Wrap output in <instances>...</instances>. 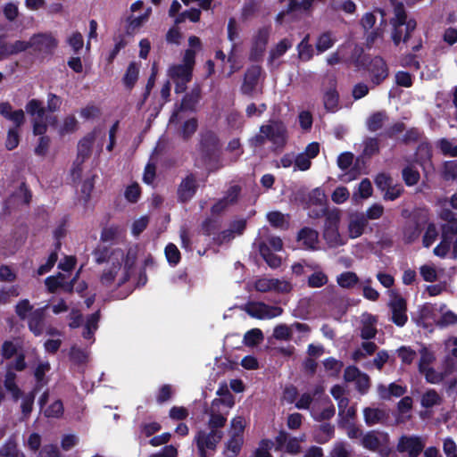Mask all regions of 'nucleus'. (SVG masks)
Masks as SVG:
<instances>
[{
    "label": "nucleus",
    "instance_id": "nucleus-3",
    "mask_svg": "<svg viewBox=\"0 0 457 457\" xmlns=\"http://www.w3.org/2000/svg\"><path fill=\"white\" fill-rule=\"evenodd\" d=\"M26 112L31 117L33 126V134L40 136L34 153L37 156H46L49 146L50 137L45 136L47 131V127L56 126L57 117L53 115H46L45 106L43 102L38 99L29 100L25 106Z\"/></svg>",
    "mask_w": 457,
    "mask_h": 457
},
{
    "label": "nucleus",
    "instance_id": "nucleus-42",
    "mask_svg": "<svg viewBox=\"0 0 457 457\" xmlns=\"http://www.w3.org/2000/svg\"><path fill=\"white\" fill-rule=\"evenodd\" d=\"M324 106L327 111L336 112L339 109V95L335 88L327 90L323 96Z\"/></svg>",
    "mask_w": 457,
    "mask_h": 457
},
{
    "label": "nucleus",
    "instance_id": "nucleus-59",
    "mask_svg": "<svg viewBox=\"0 0 457 457\" xmlns=\"http://www.w3.org/2000/svg\"><path fill=\"white\" fill-rule=\"evenodd\" d=\"M437 145L444 155L457 157V145H453L449 139H440Z\"/></svg>",
    "mask_w": 457,
    "mask_h": 457
},
{
    "label": "nucleus",
    "instance_id": "nucleus-26",
    "mask_svg": "<svg viewBox=\"0 0 457 457\" xmlns=\"http://www.w3.org/2000/svg\"><path fill=\"white\" fill-rule=\"evenodd\" d=\"M378 319L376 316L365 312L361 317L360 336L364 340H370L376 337Z\"/></svg>",
    "mask_w": 457,
    "mask_h": 457
},
{
    "label": "nucleus",
    "instance_id": "nucleus-2",
    "mask_svg": "<svg viewBox=\"0 0 457 457\" xmlns=\"http://www.w3.org/2000/svg\"><path fill=\"white\" fill-rule=\"evenodd\" d=\"M233 404L232 401L227 403L222 399H214L212 402L207 411L209 415L207 428L199 429L194 437L199 457H210L216 451L224 436L222 428L227 422L228 409Z\"/></svg>",
    "mask_w": 457,
    "mask_h": 457
},
{
    "label": "nucleus",
    "instance_id": "nucleus-34",
    "mask_svg": "<svg viewBox=\"0 0 457 457\" xmlns=\"http://www.w3.org/2000/svg\"><path fill=\"white\" fill-rule=\"evenodd\" d=\"M99 320H100V312H99V311H97L95 313H92L91 315L87 316L86 323L84 325L82 337L85 339L92 340L91 343H93L95 341L94 334L98 328Z\"/></svg>",
    "mask_w": 457,
    "mask_h": 457
},
{
    "label": "nucleus",
    "instance_id": "nucleus-53",
    "mask_svg": "<svg viewBox=\"0 0 457 457\" xmlns=\"http://www.w3.org/2000/svg\"><path fill=\"white\" fill-rule=\"evenodd\" d=\"M292 326L287 324L277 325L273 329V337L277 340H291L292 339Z\"/></svg>",
    "mask_w": 457,
    "mask_h": 457
},
{
    "label": "nucleus",
    "instance_id": "nucleus-40",
    "mask_svg": "<svg viewBox=\"0 0 457 457\" xmlns=\"http://www.w3.org/2000/svg\"><path fill=\"white\" fill-rule=\"evenodd\" d=\"M443 273V270L437 268L434 263H426L420 267V274L427 282H435Z\"/></svg>",
    "mask_w": 457,
    "mask_h": 457
},
{
    "label": "nucleus",
    "instance_id": "nucleus-19",
    "mask_svg": "<svg viewBox=\"0 0 457 457\" xmlns=\"http://www.w3.org/2000/svg\"><path fill=\"white\" fill-rule=\"evenodd\" d=\"M296 241L302 249L313 252L320 250L319 232L310 227H304L298 231Z\"/></svg>",
    "mask_w": 457,
    "mask_h": 457
},
{
    "label": "nucleus",
    "instance_id": "nucleus-22",
    "mask_svg": "<svg viewBox=\"0 0 457 457\" xmlns=\"http://www.w3.org/2000/svg\"><path fill=\"white\" fill-rule=\"evenodd\" d=\"M320 153V145L316 142L310 143L303 152L295 155L294 170L305 171L311 168L312 160Z\"/></svg>",
    "mask_w": 457,
    "mask_h": 457
},
{
    "label": "nucleus",
    "instance_id": "nucleus-46",
    "mask_svg": "<svg viewBox=\"0 0 457 457\" xmlns=\"http://www.w3.org/2000/svg\"><path fill=\"white\" fill-rule=\"evenodd\" d=\"M139 65L130 62L123 77V82L128 88H132L138 79Z\"/></svg>",
    "mask_w": 457,
    "mask_h": 457
},
{
    "label": "nucleus",
    "instance_id": "nucleus-21",
    "mask_svg": "<svg viewBox=\"0 0 457 457\" xmlns=\"http://www.w3.org/2000/svg\"><path fill=\"white\" fill-rule=\"evenodd\" d=\"M369 221L365 218L364 213L353 212L349 213L347 221V237L350 239H356L361 237L367 227Z\"/></svg>",
    "mask_w": 457,
    "mask_h": 457
},
{
    "label": "nucleus",
    "instance_id": "nucleus-11",
    "mask_svg": "<svg viewBox=\"0 0 457 457\" xmlns=\"http://www.w3.org/2000/svg\"><path fill=\"white\" fill-rule=\"evenodd\" d=\"M386 433L371 430L362 435L361 445L367 450L378 452L382 457H388L391 452Z\"/></svg>",
    "mask_w": 457,
    "mask_h": 457
},
{
    "label": "nucleus",
    "instance_id": "nucleus-61",
    "mask_svg": "<svg viewBox=\"0 0 457 457\" xmlns=\"http://www.w3.org/2000/svg\"><path fill=\"white\" fill-rule=\"evenodd\" d=\"M200 16H201V11L199 9L193 8V9L185 11V12H181L180 14H179L175 18V23L176 24L182 23L186 21V19H188L193 22H197L200 20Z\"/></svg>",
    "mask_w": 457,
    "mask_h": 457
},
{
    "label": "nucleus",
    "instance_id": "nucleus-18",
    "mask_svg": "<svg viewBox=\"0 0 457 457\" xmlns=\"http://www.w3.org/2000/svg\"><path fill=\"white\" fill-rule=\"evenodd\" d=\"M254 288L261 293H288L291 291L292 286L285 279L259 278L254 282Z\"/></svg>",
    "mask_w": 457,
    "mask_h": 457
},
{
    "label": "nucleus",
    "instance_id": "nucleus-10",
    "mask_svg": "<svg viewBox=\"0 0 457 457\" xmlns=\"http://www.w3.org/2000/svg\"><path fill=\"white\" fill-rule=\"evenodd\" d=\"M388 297L390 320L398 327H403L408 321L406 300L395 290H389Z\"/></svg>",
    "mask_w": 457,
    "mask_h": 457
},
{
    "label": "nucleus",
    "instance_id": "nucleus-45",
    "mask_svg": "<svg viewBox=\"0 0 457 457\" xmlns=\"http://www.w3.org/2000/svg\"><path fill=\"white\" fill-rule=\"evenodd\" d=\"M335 428L330 423L321 424L315 435V440L320 444H325L334 436Z\"/></svg>",
    "mask_w": 457,
    "mask_h": 457
},
{
    "label": "nucleus",
    "instance_id": "nucleus-56",
    "mask_svg": "<svg viewBox=\"0 0 457 457\" xmlns=\"http://www.w3.org/2000/svg\"><path fill=\"white\" fill-rule=\"evenodd\" d=\"M162 428L160 423L156 421L143 422L139 425V436L149 437L160 431Z\"/></svg>",
    "mask_w": 457,
    "mask_h": 457
},
{
    "label": "nucleus",
    "instance_id": "nucleus-15",
    "mask_svg": "<svg viewBox=\"0 0 457 457\" xmlns=\"http://www.w3.org/2000/svg\"><path fill=\"white\" fill-rule=\"evenodd\" d=\"M425 447V441L418 436H402L396 449L403 457H418Z\"/></svg>",
    "mask_w": 457,
    "mask_h": 457
},
{
    "label": "nucleus",
    "instance_id": "nucleus-5",
    "mask_svg": "<svg viewBox=\"0 0 457 457\" xmlns=\"http://www.w3.org/2000/svg\"><path fill=\"white\" fill-rule=\"evenodd\" d=\"M195 52L187 49L183 57V63L172 65L168 70V75L175 83L177 94L185 92L187 84L192 79V71L195 65Z\"/></svg>",
    "mask_w": 457,
    "mask_h": 457
},
{
    "label": "nucleus",
    "instance_id": "nucleus-12",
    "mask_svg": "<svg viewBox=\"0 0 457 457\" xmlns=\"http://www.w3.org/2000/svg\"><path fill=\"white\" fill-rule=\"evenodd\" d=\"M202 88L200 85L195 84L191 90L187 92L181 100L180 105L173 112L170 119V123L178 122L181 117L180 112H194L197 110V105L201 99Z\"/></svg>",
    "mask_w": 457,
    "mask_h": 457
},
{
    "label": "nucleus",
    "instance_id": "nucleus-1",
    "mask_svg": "<svg viewBox=\"0 0 457 457\" xmlns=\"http://www.w3.org/2000/svg\"><path fill=\"white\" fill-rule=\"evenodd\" d=\"M97 263L107 262L110 266L100 276V285L107 289L120 287L129 280V270L136 262V252L120 248H98L94 253Z\"/></svg>",
    "mask_w": 457,
    "mask_h": 457
},
{
    "label": "nucleus",
    "instance_id": "nucleus-37",
    "mask_svg": "<svg viewBox=\"0 0 457 457\" xmlns=\"http://www.w3.org/2000/svg\"><path fill=\"white\" fill-rule=\"evenodd\" d=\"M337 42L335 34L331 31H326L320 34L316 41V50L318 54H322L328 49L332 48Z\"/></svg>",
    "mask_w": 457,
    "mask_h": 457
},
{
    "label": "nucleus",
    "instance_id": "nucleus-23",
    "mask_svg": "<svg viewBox=\"0 0 457 457\" xmlns=\"http://www.w3.org/2000/svg\"><path fill=\"white\" fill-rule=\"evenodd\" d=\"M314 420L322 421L330 420L336 413V409L331 401L327 397L314 403L310 411Z\"/></svg>",
    "mask_w": 457,
    "mask_h": 457
},
{
    "label": "nucleus",
    "instance_id": "nucleus-17",
    "mask_svg": "<svg viewBox=\"0 0 457 457\" xmlns=\"http://www.w3.org/2000/svg\"><path fill=\"white\" fill-rule=\"evenodd\" d=\"M104 137V131L100 129H95L79 142L78 158L81 159V162L90 155L92 145L96 140H99V151H102Z\"/></svg>",
    "mask_w": 457,
    "mask_h": 457
},
{
    "label": "nucleus",
    "instance_id": "nucleus-16",
    "mask_svg": "<svg viewBox=\"0 0 457 457\" xmlns=\"http://www.w3.org/2000/svg\"><path fill=\"white\" fill-rule=\"evenodd\" d=\"M32 50L41 54H52L58 46V40L51 32L37 33L30 37Z\"/></svg>",
    "mask_w": 457,
    "mask_h": 457
},
{
    "label": "nucleus",
    "instance_id": "nucleus-4",
    "mask_svg": "<svg viewBox=\"0 0 457 457\" xmlns=\"http://www.w3.org/2000/svg\"><path fill=\"white\" fill-rule=\"evenodd\" d=\"M289 134L286 124L280 120H269L259 128V132L249 138L250 147L254 151L262 149L267 143L274 152H281L287 145Z\"/></svg>",
    "mask_w": 457,
    "mask_h": 457
},
{
    "label": "nucleus",
    "instance_id": "nucleus-38",
    "mask_svg": "<svg viewBox=\"0 0 457 457\" xmlns=\"http://www.w3.org/2000/svg\"><path fill=\"white\" fill-rule=\"evenodd\" d=\"M244 442L243 436L229 434V439L225 445L224 454L226 457H237L240 453Z\"/></svg>",
    "mask_w": 457,
    "mask_h": 457
},
{
    "label": "nucleus",
    "instance_id": "nucleus-24",
    "mask_svg": "<svg viewBox=\"0 0 457 457\" xmlns=\"http://www.w3.org/2000/svg\"><path fill=\"white\" fill-rule=\"evenodd\" d=\"M196 178L193 174L187 175L182 179L178 187V198L180 202L186 203L193 198L197 190Z\"/></svg>",
    "mask_w": 457,
    "mask_h": 457
},
{
    "label": "nucleus",
    "instance_id": "nucleus-13",
    "mask_svg": "<svg viewBox=\"0 0 457 457\" xmlns=\"http://www.w3.org/2000/svg\"><path fill=\"white\" fill-rule=\"evenodd\" d=\"M445 218L449 220L443 226L442 241L434 249V253L439 257H445L449 252L451 245H454L455 237L453 231H457V223L454 219H452V213L446 212Z\"/></svg>",
    "mask_w": 457,
    "mask_h": 457
},
{
    "label": "nucleus",
    "instance_id": "nucleus-32",
    "mask_svg": "<svg viewBox=\"0 0 457 457\" xmlns=\"http://www.w3.org/2000/svg\"><path fill=\"white\" fill-rule=\"evenodd\" d=\"M443 395L432 388L427 389L420 396V404L425 409L439 406L443 403Z\"/></svg>",
    "mask_w": 457,
    "mask_h": 457
},
{
    "label": "nucleus",
    "instance_id": "nucleus-8",
    "mask_svg": "<svg viewBox=\"0 0 457 457\" xmlns=\"http://www.w3.org/2000/svg\"><path fill=\"white\" fill-rule=\"evenodd\" d=\"M339 224L340 213L338 211H332L327 214L322 237L329 248H337L347 243V237L339 232Z\"/></svg>",
    "mask_w": 457,
    "mask_h": 457
},
{
    "label": "nucleus",
    "instance_id": "nucleus-36",
    "mask_svg": "<svg viewBox=\"0 0 457 457\" xmlns=\"http://www.w3.org/2000/svg\"><path fill=\"white\" fill-rule=\"evenodd\" d=\"M219 146V138L216 134L207 131L202 135L201 147L204 153L210 155L213 154Z\"/></svg>",
    "mask_w": 457,
    "mask_h": 457
},
{
    "label": "nucleus",
    "instance_id": "nucleus-52",
    "mask_svg": "<svg viewBox=\"0 0 457 457\" xmlns=\"http://www.w3.org/2000/svg\"><path fill=\"white\" fill-rule=\"evenodd\" d=\"M362 155L365 157H370L379 151L378 140L375 137H368L363 143Z\"/></svg>",
    "mask_w": 457,
    "mask_h": 457
},
{
    "label": "nucleus",
    "instance_id": "nucleus-57",
    "mask_svg": "<svg viewBox=\"0 0 457 457\" xmlns=\"http://www.w3.org/2000/svg\"><path fill=\"white\" fill-rule=\"evenodd\" d=\"M420 358L419 361V371L426 368L431 367V364L436 361V356L433 352L428 348L423 347L420 351Z\"/></svg>",
    "mask_w": 457,
    "mask_h": 457
},
{
    "label": "nucleus",
    "instance_id": "nucleus-50",
    "mask_svg": "<svg viewBox=\"0 0 457 457\" xmlns=\"http://www.w3.org/2000/svg\"><path fill=\"white\" fill-rule=\"evenodd\" d=\"M124 236V229L119 226L112 225L104 228L101 233V239L104 242L112 241Z\"/></svg>",
    "mask_w": 457,
    "mask_h": 457
},
{
    "label": "nucleus",
    "instance_id": "nucleus-28",
    "mask_svg": "<svg viewBox=\"0 0 457 457\" xmlns=\"http://www.w3.org/2000/svg\"><path fill=\"white\" fill-rule=\"evenodd\" d=\"M378 396L382 400H390L392 397H400L406 393V387L391 383L388 386L379 384L377 386Z\"/></svg>",
    "mask_w": 457,
    "mask_h": 457
},
{
    "label": "nucleus",
    "instance_id": "nucleus-48",
    "mask_svg": "<svg viewBox=\"0 0 457 457\" xmlns=\"http://www.w3.org/2000/svg\"><path fill=\"white\" fill-rule=\"evenodd\" d=\"M78 128V120L74 115L66 116L58 126V133L61 136L73 133Z\"/></svg>",
    "mask_w": 457,
    "mask_h": 457
},
{
    "label": "nucleus",
    "instance_id": "nucleus-63",
    "mask_svg": "<svg viewBox=\"0 0 457 457\" xmlns=\"http://www.w3.org/2000/svg\"><path fill=\"white\" fill-rule=\"evenodd\" d=\"M63 413V405L62 401L56 400L44 410L45 416L48 418H59Z\"/></svg>",
    "mask_w": 457,
    "mask_h": 457
},
{
    "label": "nucleus",
    "instance_id": "nucleus-33",
    "mask_svg": "<svg viewBox=\"0 0 457 457\" xmlns=\"http://www.w3.org/2000/svg\"><path fill=\"white\" fill-rule=\"evenodd\" d=\"M378 349V345L371 341L366 340L362 342L361 345L355 349L352 353V359L354 361H360L362 359L367 358L368 356H371L376 353Z\"/></svg>",
    "mask_w": 457,
    "mask_h": 457
},
{
    "label": "nucleus",
    "instance_id": "nucleus-58",
    "mask_svg": "<svg viewBox=\"0 0 457 457\" xmlns=\"http://www.w3.org/2000/svg\"><path fill=\"white\" fill-rule=\"evenodd\" d=\"M263 340V334L259 328H253L247 331L244 337L245 345L253 346Z\"/></svg>",
    "mask_w": 457,
    "mask_h": 457
},
{
    "label": "nucleus",
    "instance_id": "nucleus-29",
    "mask_svg": "<svg viewBox=\"0 0 457 457\" xmlns=\"http://www.w3.org/2000/svg\"><path fill=\"white\" fill-rule=\"evenodd\" d=\"M261 74V70L259 67L254 66L247 70L244 83L241 87V90L245 95H252L255 89V87L258 83V79Z\"/></svg>",
    "mask_w": 457,
    "mask_h": 457
},
{
    "label": "nucleus",
    "instance_id": "nucleus-55",
    "mask_svg": "<svg viewBox=\"0 0 457 457\" xmlns=\"http://www.w3.org/2000/svg\"><path fill=\"white\" fill-rule=\"evenodd\" d=\"M292 46V42L287 38L279 41L274 48L270 50V58L271 61L279 58L282 56L290 47Z\"/></svg>",
    "mask_w": 457,
    "mask_h": 457
},
{
    "label": "nucleus",
    "instance_id": "nucleus-54",
    "mask_svg": "<svg viewBox=\"0 0 457 457\" xmlns=\"http://www.w3.org/2000/svg\"><path fill=\"white\" fill-rule=\"evenodd\" d=\"M226 151L231 154V162H237L244 153L240 140L238 138H233L230 140L226 147Z\"/></svg>",
    "mask_w": 457,
    "mask_h": 457
},
{
    "label": "nucleus",
    "instance_id": "nucleus-47",
    "mask_svg": "<svg viewBox=\"0 0 457 457\" xmlns=\"http://www.w3.org/2000/svg\"><path fill=\"white\" fill-rule=\"evenodd\" d=\"M287 215L280 212H270L267 214L269 222L275 228L287 229L288 228Z\"/></svg>",
    "mask_w": 457,
    "mask_h": 457
},
{
    "label": "nucleus",
    "instance_id": "nucleus-25",
    "mask_svg": "<svg viewBox=\"0 0 457 457\" xmlns=\"http://www.w3.org/2000/svg\"><path fill=\"white\" fill-rule=\"evenodd\" d=\"M46 308L47 305L36 309L28 316L29 328L37 337L41 336L45 331Z\"/></svg>",
    "mask_w": 457,
    "mask_h": 457
},
{
    "label": "nucleus",
    "instance_id": "nucleus-9",
    "mask_svg": "<svg viewBox=\"0 0 457 457\" xmlns=\"http://www.w3.org/2000/svg\"><path fill=\"white\" fill-rule=\"evenodd\" d=\"M356 65L364 67L370 76V81L373 85L381 84L389 74V69L386 61L381 56L370 58L369 56L361 57L356 61Z\"/></svg>",
    "mask_w": 457,
    "mask_h": 457
},
{
    "label": "nucleus",
    "instance_id": "nucleus-44",
    "mask_svg": "<svg viewBox=\"0 0 457 457\" xmlns=\"http://www.w3.org/2000/svg\"><path fill=\"white\" fill-rule=\"evenodd\" d=\"M337 282L339 287L349 289L358 284L359 278L356 273L353 271H345L337 276Z\"/></svg>",
    "mask_w": 457,
    "mask_h": 457
},
{
    "label": "nucleus",
    "instance_id": "nucleus-43",
    "mask_svg": "<svg viewBox=\"0 0 457 457\" xmlns=\"http://www.w3.org/2000/svg\"><path fill=\"white\" fill-rule=\"evenodd\" d=\"M0 457H25V454L18 449L14 438L10 437L0 447Z\"/></svg>",
    "mask_w": 457,
    "mask_h": 457
},
{
    "label": "nucleus",
    "instance_id": "nucleus-35",
    "mask_svg": "<svg viewBox=\"0 0 457 457\" xmlns=\"http://www.w3.org/2000/svg\"><path fill=\"white\" fill-rule=\"evenodd\" d=\"M308 267H310L312 270H315V271L308 277V287L312 288H317L328 284V275L321 270L318 269V265H308Z\"/></svg>",
    "mask_w": 457,
    "mask_h": 457
},
{
    "label": "nucleus",
    "instance_id": "nucleus-31",
    "mask_svg": "<svg viewBox=\"0 0 457 457\" xmlns=\"http://www.w3.org/2000/svg\"><path fill=\"white\" fill-rule=\"evenodd\" d=\"M439 305L426 303L420 310V319L424 326L436 325L439 313Z\"/></svg>",
    "mask_w": 457,
    "mask_h": 457
},
{
    "label": "nucleus",
    "instance_id": "nucleus-64",
    "mask_svg": "<svg viewBox=\"0 0 457 457\" xmlns=\"http://www.w3.org/2000/svg\"><path fill=\"white\" fill-rule=\"evenodd\" d=\"M329 455L330 457H349L350 451L345 443L337 442L334 445Z\"/></svg>",
    "mask_w": 457,
    "mask_h": 457
},
{
    "label": "nucleus",
    "instance_id": "nucleus-39",
    "mask_svg": "<svg viewBox=\"0 0 457 457\" xmlns=\"http://www.w3.org/2000/svg\"><path fill=\"white\" fill-rule=\"evenodd\" d=\"M259 252L262 257L264 259L266 263L272 269H276L280 266L281 259L271 252L270 247L267 245L265 241L259 243Z\"/></svg>",
    "mask_w": 457,
    "mask_h": 457
},
{
    "label": "nucleus",
    "instance_id": "nucleus-49",
    "mask_svg": "<svg viewBox=\"0 0 457 457\" xmlns=\"http://www.w3.org/2000/svg\"><path fill=\"white\" fill-rule=\"evenodd\" d=\"M70 358L77 365H84L88 361L89 352L73 345L70 351Z\"/></svg>",
    "mask_w": 457,
    "mask_h": 457
},
{
    "label": "nucleus",
    "instance_id": "nucleus-30",
    "mask_svg": "<svg viewBox=\"0 0 457 457\" xmlns=\"http://www.w3.org/2000/svg\"><path fill=\"white\" fill-rule=\"evenodd\" d=\"M439 313L436 319V327L445 328L457 324V313L449 310L445 304H439Z\"/></svg>",
    "mask_w": 457,
    "mask_h": 457
},
{
    "label": "nucleus",
    "instance_id": "nucleus-51",
    "mask_svg": "<svg viewBox=\"0 0 457 457\" xmlns=\"http://www.w3.org/2000/svg\"><path fill=\"white\" fill-rule=\"evenodd\" d=\"M50 370V364L48 361L40 362L35 371L34 376L37 379V384L35 387H37V390H39L44 385L46 384V381L45 380V375L47 371Z\"/></svg>",
    "mask_w": 457,
    "mask_h": 457
},
{
    "label": "nucleus",
    "instance_id": "nucleus-60",
    "mask_svg": "<svg viewBox=\"0 0 457 457\" xmlns=\"http://www.w3.org/2000/svg\"><path fill=\"white\" fill-rule=\"evenodd\" d=\"M403 179L407 186H413L418 183L420 179L419 171L412 166L405 167L403 171Z\"/></svg>",
    "mask_w": 457,
    "mask_h": 457
},
{
    "label": "nucleus",
    "instance_id": "nucleus-14",
    "mask_svg": "<svg viewBox=\"0 0 457 457\" xmlns=\"http://www.w3.org/2000/svg\"><path fill=\"white\" fill-rule=\"evenodd\" d=\"M245 310L249 316L259 320L273 319L280 316L283 312L281 307L268 305L262 302L248 303Z\"/></svg>",
    "mask_w": 457,
    "mask_h": 457
},
{
    "label": "nucleus",
    "instance_id": "nucleus-41",
    "mask_svg": "<svg viewBox=\"0 0 457 457\" xmlns=\"http://www.w3.org/2000/svg\"><path fill=\"white\" fill-rule=\"evenodd\" d=\"M387 120L388 117L386 112L379 111L374 112L366 120L367 129L371 132H375L380 129Z\"/></svg>",
    "mask_w": 457,
    "mask_h": 457
},
{
    "label": "nucleus",
    "instance_id": "nucleus-27",
    "mask_svg": "<svg viewBox=\"0 0 457 457\" xmlns=\"http://www.w3.org/2000/svg\"><path fill=\"white\" fill-rule=\"evenodd\" d=\"M363 417L365 423L371 427L385 423L388 419V414L383 409L367 407L363 410Z\"/></svg>",
    "mask_w": 457,
    "mask_h": 457
},
{
    "label": "nucleus",
    "instance_id": "nucleus-6",
    "mask_svg": "<svg viewBox=\"0 0 457 457\" xmlns=\"http://www.w3.org/2000/svg\"><path fill=\"white\" fill-rule=\"evenodd\" d=\"M390 22L393 27L391 37L395 46H398L402 41L406 42L417 26L414 19L407 17L403 4L395 5L394 17Z\"/></svg>",
    "mask_w": 457,
    "mask_h": 457
},
{
    "label": "nucleus",
    "instance_id": "nucleus-7",
    "mask_svg": "<svg viewBox=\"0 0 457 457\" xmlns=\"http://www.w3.org/2000/svg\"><path fill=\"white\" fill-rule=\"evenodd\" d=\"M4 387L11 394L12 400L17 402L21 400V411L23 418L27 419L33 410V404L37 387H34L30 392L24 393L16 384V374L13 371H6L4 377Z\"/></svg>",
    "mask_w": 457,
    "mask_h": 457
},
{
    "label": "nucleus",
    "instance_id": "nucleus-62",
    "mask_svg": "<svg viewBox=\"0 0 457 457\" xmlns=\"http://www.w3.org/2000/svg\"><path fill=\"white\" fill-rule=\"evenodd\" d=\"M274 443L270 439L262 440L253 453V457H272L270 451Z\"/></svg>",
    "mask_w": 457,
    "mask_h": 457
},
{
    "label": "nucleus",
    "instance_id": "nucleus-20",
    "mask_svg": "<svg viewBox=\"0 0 457 457\" xmlns=\"http://www.w3.org/2000/svg\"><path fill=\"white\" fill-rule=\"evenodd\" d=\"M344 378L346 382H354L356 389L361 395L366 394L370 389V377L354 366H349L345 370Z\"/></svg>",
    "mask_w": 457,
    "mask_h": 457
}]
</instances>
